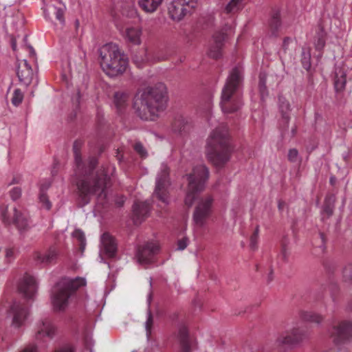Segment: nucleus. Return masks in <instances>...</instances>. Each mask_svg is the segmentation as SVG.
Wrapping results in <instances>:
<instances>
[{"mask_svg": "<svg viewBox=\"0 0 352 352\" xmlns=\"http://www.w3.org/2000/svg\"><path fill=\"white\" fill-rule=\"evenodd\" d=\"M83 142L77 140L73 145L77 176L76 186L78 201L80 206L88 204L92 197L96 196L98 201L102 204L107 202V188L111 185V177L116 171V167L108 164L95 170L98 160L96 157H89L83 161L80 149Z\"/></svg>", "mask_w": 352, "mask_h": 352, "instance_id": "nucleus-1", "label": "nucleus"}, {"mask_svg": "<svg viewBox=\"0 0 352 352\" xmlns=\"http://www.w3.org/2000/svg\"><path fill=\"white\" fill-rule=\"evenodd\" d=\"M186 176L188 188L185 204L190 207L197 199L193 221L197 228H201L206 224L212 212L213 198L208 195L198 198V195L204 190L208 179L209 170L205 165L200 164L193 167L192 172Z\"/></svg>", "mask_w": 352, "mask_h": 352, "instance_id": "nucleus-2", "label": "nucleus"}, {"mask_svg": "<svg viewBox=\"0 0 352 352\" xmlns=\"http://www.w3.org/2000/svg\"><path fill=\"white\" fill-rule=\"evenodd\" d=\"M166 104V87L158 83L139 90L134 98L133 108L141 119L154 120L165 110Z\"/></svg>", "mask_w": 352, "mask_h": 352, "instance_id": "nucleus-3", "label": "nucleus"}, {"mask_svg": "<svg viewBox=\"0 0 352 352\" xmlns=\"http://www.w3.org/2000/svg\"><path fill=\"white\" fill-rule=\"evenodd\" d=\"M206 154L216 166H223L230 160L231 147L226 125L221 124L212 132L208 139Z\"/></svg>", "mask_w": 352, "mask_h": 352, "instance_id": "nucleus-4", "label": "nucleus"}, {"mask_svg": "<svg viewBox=\"0 0 352 352\" xmlns=\"http://www.w3.org/2000/svg\"><path fill=\"white\" fill-rule=\"evenodd\" d=\"M243 80V69L237 65L230 71L222 89L221 107L224 113H233L241 107L242 102L239 89Z\"/></svg>", "mask_w": 352, "mask_h": 352, "instance_id": "nucleus-5", "label": "nucleus"}, {"mask_svg": "<svg viewBox=\"0 0 352 352\" xmlns=\"http://www.w3.org/2000/svg\"><path fill=\"white\" fill-rule=\"evenodd\" d=\"M100 65L103 72L113 77L124 73L128 65L127 58L118 45L108 43L100 50Z\"/></svg>", "mask_w": 352, "mask_h": 352, "instance_id": "nucleus-6", "label": "nucleus"}, {"mask_svg": "<svg viewBox=\"0 0 352 352\" xmlns=\"http://www.w3.org/2000/svg\"><path fill=\"white\" fill-rule=\"evenodd\" d=\"M85 284V279L80 277L74 279L63 278L57 283L52 296L54 310L55 311H65L69 305V298Z\"/></svg>", "mask_w": 352, "mask_h": 352, "instance_id": "nucleus-7", "label": "nucleus"}, {"mask_svg": "<svg viewBox=\"0 0 352 352\" xmlns=\"http://www.w3.org/2000/svg\"><path fill=\"white\" fill-rule=\"evenodd\" d=\"M0 212L5 225L14 224L19 230H25L28 227L27 217L18 211L15 207L9 209L8 206H1Z\"/></svg>", "mask_w": 352, "mask_h": 352, "instance_id": "nucleus-8", "label": "nucleus"}, {"mask_svg": "<svg viewBox=\"0 0 352 352\" xmlns=\"http://www.w3.org/2000/svg\"><path fill=\"white\" fill-rule=\"evenodd\" d=\"M329 334L336 344L349 340L352 338V322L342 320L333 323L329 330Z\"/></svg>", "mask_w": 352, "mask_h": 352, "instance_id": "nucleus-9", "label": "nucleus"}, {"mask_svg": "<svg viewBox=\"0 0 352 352\" xmlns=\"http://www.w3.org/2000/svg\"><path fill=\"white\" fill-rule=\"evenodd\" d=\"M197 4V0H173L168 7L170 16L180 21L187 13L190 12Z\"/></svg>", "mask_w": 352, "mask_h": 352, "instance_id": "nucleus-10", "label": "nucleus"}, {"mask_svg": "<svg viewBox=\"0 0 352 352\" xmlns=\"http://www.w3.org/2000/svg\"><path fill=\"white\" fill-rule=\"evenodd\" d=\"M169 168L166 164H162L161 170L156 179V186L154 197L163 203L168 199V187L169 186Z\"/></svg>", "mask_w": 352, "mask_h": 352, "instance_id": "nucleus-11", "label": "nucleus"}, {"mask_svg": "<svg viewBox=\"0 0 352 352\" xmlns=\"http://www.w3.org/2000/svg\"><path fill=\"white\" fill-rule=\"evenodd\" d=\"M35 338L37 340H52L56 333V327L49 318H44L36 323Z\"/></svg>", "mask_w": 352, "mask_h": 352, "instance_id": "nucleus-12", "label": "nucleus"}, {"mask_svg": "<svg viewBox=\"0 0 352 352\" xmlns=\"http://www.w3.org/2000/svg\"><path fill=\"white\" fill-rule=\"evenodd\" d=\"M18 289L27 299H33L37 291V283L35 278L25 273L18 283Z\"/></svg>", "mask_w": 352, "mask_h": 352, "instance_id": "nucleus-13", "label": "nucleus"}, {"mask_svg": "<svg viewBox=\"0 0 352 352\" xmlns=\"http://www.w3.org/2000/svg\"><path fill=\"white\" fill-rule=\"evenodd\" d=\"M305 337V331L299 328H294L281 334L276 340L278 346H292L301 342Z\"/></svg>", "mask_w": 352, "mask_h": 352, "instance_id": "nucleus-14", "label": "nucleus"}, {"mask_svg": "<svg viewBox=\"0 0 352 352\" xmlns=\"http://www.w3.org/2000/svg\"><path fill=\"white\" fill-rule=\"evenodd\" d=\"M59 256V248L54 244L43 252H36L33 255L34 260L38 263L50 265L56 263Z\"/></svg>", "mask_w": 352, "mask_h": 352, "instance_id": "nucleus-15", "label": "nucleus"}, {"mask_svg": "<svg viewBox=\"0 0 352 352\" xmlns=\"http://www.w3.org/2000/svg\"><path fill=\"white\" fill-rule=\"evenodd\" d=\"M158 250L159 245L155 242H149L143 246L139 247L137 253L138 262L141 264L152 263Z\"/></svg>", "mask_w": 352, "mask_h": 352, "instance_id": "nucleus-16", "label": "nucleus"}, {"mask_svg": "<svg viewBox=\"0 0 352 352\" xmlns=\"http://www.w3.org/2000/svg\"><path fill=\"white\" fill-rule=\"evenodd\" d=\"M9 311L12 315V324L15 327H21L29 314L27 305L18 302H14L10 306Z\"/></svg>", "mask_w": 352, "mask_h": 352, "instance_id": "nucleus-17", "label": "nucleus"}, {"mask_svg": "<svg viewBox=\"0 0 352 352\" xmlns=\"http://www.w3.org/2000/svg\"><path fill=\"white\" fill-rule=\"evenodd\" d=\"M226 38V34L223 32H217L213 35L208 52L210 58L218 59L221 57Z\"/></svg>", "mask_w": 352, "mask_h": 352, "instance_id": "nucleus-18", "label": "nucleus"}, {"mask_svg": "<svg viewBox=\"0 0 352 352\" xmlns=\"http://www.w3.org/2000/svg\"><path fill=\"white\" fill-rule=\"evenodd\" d=\"M101 252L109 258H115L118 250L116 239L108 232H104L100 238Z\"/></svg>", "mask_w": 352, "mask_h": 352, "instance_id": "nucleus-19", "label": "nucleus"}, {"mask_svg": "<svg viewBox=\"0 0 352 352\" xmlns=\"http://www.w3.org/2000/svg\"><path fill=\"white\" fill-rule=\"evenodd\" d=\"M150 211V203L148 201H135L133 207V213L135 223L141 222L146 218Z\"/></svg>", "mask_w": 352, "mask_h": 352, "instance_id": "nucleus-20", "label": "nucleus"}, {"mask_svg": "<svg viewBox=\"0 0 352 352\" xmlns=\"http://www.w3.org/2000/svg\"><path fill=\"white\" fill-rule=\"evenodd\" d=\"M269 31L274 36H278L283 29L280 11L273 10L268 22Z\"/></svg>", "mask_w": 352, "mask_h": 352, "instance_id": "nucleus-21", "label": "nucleus"}, {"mask_svg": "<svg viewBox=\"0 0 352 352\" xmlns=\"http://www.w3.org/2000/svg\"><path fill=\"white\" fill-rule=\"evenodd\" d=\"M179 340L182 349L181 352H190L194 344V339L189 335L186 327H182L179 329Z\"/></svg>", "mask_w": 352, "mask_h": 352, "instance_id": "nucleus-22", "label": "nucleus"}, {"mask_svg": "<svg viewBox=\"0 0 352 352\" xmlns=\"http://www.w3.org/2000/svg\"><path fill=\"white\" fill-rule=\"evenodd\" d=\"M17 76L20 81L24 83H29L32 79V69L27 60H23L19 64L17 69Z\"/></svg>", "mask_w": 352, "mask_h": 352, "instance_id": "nucleus-23", "label": "nucleus"}, {"mask_svg": "<svg viewBox=\"0 0 352 352\" xmlns=\"http://www.w3.org/2000/svg\"><path fill=\"white\" fill-rule=\"evenodd\" d=\"M190 127V123L188 119L184 116H177L172 124L173 130L175 132L182 134L186 133Z\"/></svg>", "mask_w": 352, "mask_h": 352, "instance_id": "nucleus-24", "label": "nucleus"}, {"mask_svg": "<svg viewBox=\"0 0 352 352\" xmlns=\"http://www.w3.org/2000/svg\"><path fill=\"white\" fill-rule=\"evenodd\" d=\"M142 28L140 27H127L125 29L124 36L129 42L133 45L141 43Z\"/></svg>", "mask_w": 352, "mask_h": 352, "instance_id": "nucleus-25", "label": "nucleus"}, {"mask_svg": "<svg viewBox=\"0 0 352 352\" xmlns=\"http://www.w3.org/2000/svg\"><path fill=\"white\" fill-rule=\"evenodd\" d=\"M335 200L336 197L333 195H328L326 196L321 211L322 220H324L325 218H329L333 214Z\"/></svg>", "mask_w": 352, "mask_h": 352, "instance_id": "nucleus-26", "label": "nucleus"}, {"mask_svg": "<svg viewBox=\"0 0 352 352\" xmlns=\"http://www.w3.org/2000/svg\"><path fill=\"white\" fill-rule=\"evenodd\" d=\"M346 74L343 68H336L335 72L334 85L337 91L344 89L346 82Z\"/></svg>", "mask_w": 352, "mask_h": 352, "instance_id": "nucleus-27", "label": "nucleus"}, {"mask_svg": "<svg viewBox=\"0 0 352 352\" xmlns=\"http://www.w3.org/2000/svg\"><path fill=\"white\" fill-rule=\"evenodd\" d=\"M246 1L247 0H230L225 8V13L229 15L236 14L243 8Z\"/></svg>", "mask_w": 352, "mask_h": 352, "instance_id": "nucleus-28", "label": "nucleus"}, {"mask_svg": "<svg viewBox=\"0 0 352 352\" xmlns=\"http://www.w3.org/2000/svg\"><path fill=\"white\" fill-rule=\"evenodd\" d=\"M49 186V184H41L38 197L41 207L47 210H50L52 206V202L50 201L48 196L45 193V190L48 188Z\"/></svg>", "mask_w": 352, "mask_h": 352, "instance_id": "nucleus-29", "label": "nucleus"}, {"mask_svg": "<svg viewBox=\"0 0 352 352\" xmlns=\"http://www.w3.org/2000/svg\"><path fill=\"white\" fill-rule=\"evenodd\" d=\"M299 316L304 321L317 324L320 323L324 319L322 315L309 311H300Z\"/></svg>", "mask_w": 352, "mask_h": 352, "instance_id": "nucleus-30", "label": "nucleus"}, {"mask_svg": "<svg viewBox=\"0 0 352 352\" xmlns=\"http://www.w3.org/2000/svg\"><path fill=\"white\" fill-rule=\"evenodd\" d=\"M279 108L282 115V120L284 124H285V127H287L289 116V112L290 111V104L289 102L285 99L284 98H279Z\"/></svg>", "mask_w": 352, "mask_h": 352, "instance_id": "nucleus-31", "label": "nucleus"}, {"mask_svg": "<svg viewBox=\"0 0 352 352\" xmlns=\"http://www.w3.org/2000/svg\"><path fill=\"white\" fill-rule=\"evenodd\" d=\"M163 0H139L140 7L146 12H153Z\"/></svg>", "mask_w": 352, "mask_h": 352, "instance_id": "nucleus-32", "label": "nucleus"}, {"mask_svg": "<svg viewBox=\"0 0 352 352\" xmlns=\"http://www.w3.org/2000/svg\"><path fill=\"white\" fill-rule=\"evenodd\" d=\"M129 100V96L127 94L118 92L114 96V103L119 111L122 110L127 105Z\"/></svg>", "mask_w": 352, "mask_h": 352, "instance_id": "nucleus-33", "label": "nucleus"}, {"mask_svg": "<svg viewBox=\"0 0 352 352\" xmlns=\"http://www.w3.org/2000/svg\"><path fill=\"white\" fill-rule=\"evenodd\" d=\"M123 14L131 19H135L139 18L133 0L131 3H124V6H123Z\"/></svg>", "mask_w": 352, "mask_h": 352, "instance_id": "nucleus-34", "label": "nucleus"}, {"mask_svg": "<svg viewBox=\"0 0 352 352\" xmlns=\"http://www.w3.org/2000/svg\"><path fill=\"white\" fill-rule=\"evenodd\" d=\"M72 236L78 240L80 251L82 253L86 246V239L84 232L80 229H76L72 233Z\"/></svg>", "mask_w": 352, "mask_h": 352, "instance_id": "nucleus-35", "label": "nucleus"}, {"mask_svg": "<svg viewBox=\"0 0 352 352\" xmlns=\"http://www.w3.org/2000/svg\"><path fill=\"white\" fill-rule=\"evenodd\" d=\"M326 238L323 233L319 232L314 239L313 245L318 248L322 252L325 249Z\"/></svg>", "mask_w": 352, "mask_h": 352, "instance_id": "nucleus-36", "label": "nucleus"}, {"mask_svg": "<svg viewBox=\"0 0 352 352\" xmlns=\"http://www.w3.org/2000/svg\"><path fill=\"white\" fill-rule=\"evenodd\" d=\"M302 65L305 69L309 70L311 67V55L309 51L303 50L302 53Z\"/></svg>", "mask_w": 352, "mask_h": 352, "instance_id": "nucleus-37", "label": "nucleus"}, {"mask_svg": "<svg viewBox=\"0 0 352 352\" xmlns=\"http://www.w3.org/2000/svg\"><path fill=\"white\" fill-rule=\"evenodd\" d=\"M23 99V94L19 89H16L14 90L12 98V103L14 106L19 105Z\"/></svg>", "mask_w": 352, "mask_h": 352, "instance_id": "nucleus-38", "label": "nucleus"}, {"mask_svg": "<svg viewBox=\"0 0 352 352\" xmlns=\"http://www.w3.org/2000/svg\"><path fill=\"white\" fill-rule=\"evenodd\" d=\"M343 280L345 282L352 281V263H348L342 271Z\"/></svg>", "mask_w": 352, "mask_h": 352, "instance_id": "nucleus-39", "label": "nucleus"}, {"mask_svg": "<svg viewBox=\"0 0 352 352\" xmlns=\"http://www.w3.org/2000/svg\"><path fill=\"white\" fill-rule=\"evenodd\" d=\"M315 45L317 50H321L324 47V34L322 30H320V32L318 33V38Z\"/></svg>", "mask_w": 352, "mask_h": 352, "instance_id": "nucleus-40", "label": "nucleus"}, {"mask_svg": "<svg viewBox=\"0 0 352 352\" xmlns=\"http://www.w3.org/2000/svg\"><path fill=\"white\" fill-rule=\"evenodd\" d=\"M15 250L13 248H8L5 250V261L10 263L14 258Z\"/></svg>", "mask_w": 352, "mask_h": 352, "instance_id": "nucleus-41", "label": "nucleus"}, {"mask_svg": "<svg viewBox=\"0 0 352 352\" xmlns=\"http://www.w3.org/2000/svg\"><path fill=\"white\" fill-rule=\"evenodd\" d=\"M258 239V228L257 227L250 237V248L254 250L257 248V242Z\"/></svg>", "mask_w": 352, "mask_h": 352, "instance_id": "nucleus-42", "label": "nucleus"}, {"mask_svg": "<svg viewBox=\"0 0 352 352\" xmlns=\"http://www.w3.org/2000/svg\"><path fill=\"white\" fill-rule=\"evenodd\" d=\"M133 148L136 153H138L141 157L145 158L147 156L146 151L141 143H135Z\"/></svg>", "mask_w": 352, "mask_h": 352, "instance_id": "nucleus-43", "label": "nucleus"}, {"mask_svg": "<svg viewBox=\"0 0 352 352\" xmlns=\"http://www.w3.org/2000/svg\"><path fill=\"white\" fill-rule=\"evenodd\" d=\"M10 196L14 201L18 199L21 196V189L19 187H14L10 190Z\"/></svg>", "mask_w": 352, "mask_h": 352, "instance_id": "nucleus-44", "label": "nucleus"}, {"mask_svg": "<svg viewBox=\"0 0 352 352\" xmlns=\"http://www.w3.org/2000/svg\"><path fill=\"white\" fill-rule=\"evenodd\" d=\"M19 352H39V351L36 344H29L21 349Z\"/></svg>", "mask_w": 352, "mask_h": 352, "instance_id": "nucleus-45", "label": "nucleus"}, {"mask_svg": "<svg viewBox=\"0 0 352 352\" xmlns=\"http://www.w3.org/2000/svg\"><path fill=\"white\" fill-rule=\"evenodd\" d=\"M153 324V317L151 314H148L147 320L146 322V334L148 336L151 334V329Z\"/></svg>", "mask_w": 352, "mask_h": 352, "instance_id": "nucleus-46", "label": "nucleus"}, {"mask_svg": "<svg viewBox=\"0 0 352 352\" xmlns=\"http://www.w3.org/2000/svg\"><path fill=\"white\" fill-rule=\"evenodd\" d=\"M259 89H260L261 98H263L265 94L266 86H265V79L261 75H260Z\"/></svg>", "mask_w": 352, "mask_h": 352, "instance_id": "nucleus-47", "label": "nucleus"}, {"mask_svg": "<svg viewBox=\"0 0 352 352\" xmlns=\"http://www.w3.org/2000/svg\"><path fill=\"white\" fill-rule=\"evenodd\" d=\"M56 19L60 21V23L64 22V12L61 8H54Z\"/></svg>", "mask_w": 352, "mask_h": 352, "instance_id": "nucleus-48", "label": "nucleus"}, {"mask_svg": "<svg viewBox=\"0 0 352 352\" xmlns=\"http://www.w3.org/2000/svg\"><path fill=\"white\" fill-rule=\"evenodd\" d=\"M298 155V152L296 149H295V148L290 149L288 153V160L290 162H294L297 160Z\"/></svg>", "mask_w": 352, "mask_h": 352, "instance_id": "nucleus-49", "label": "nucleus"}, {"mask_svg": "<svg viewBox=\"0 0 352 352\" xmlns=\"http://www.w3.org/2000/svg\"><path fill=\"white\" fill-rule=\"evenodd\" d=\"M188 239L186 237H184L181 239H179L177 241V250H184L188 245Z\"/></svg>", "mask_w": 352, "mask_h": 352, "instance_id": "nucleus-50", "label": "nucleus"}, {"mask_svg": "<svg viewBox=\"0 0 352 352\" xmlns=\"http://www.w3.org/2000/svg\"><path fill=\"white\" fill-rule=\"evenodd\" d=\"M211 109H212L211 100L208 99L205 104V107L201 109V111H203V113L205 114L206 117H208L209 116Z\"/></svg>", "mask_w": 352, "mask_h": 352, "instance_id": "nucleus-51", "label": "nucleus"}, {"mask_svg": "<svg viewBox=\"0 0 352 352\" xmlns=\"http://www.w3.org/2000/svg\"><path fill=\"white\" fill-rule=\"evenodd\" d=\"M93 346V341L91 338L89 337H86L85 338V346L87 350H89V352H92L91 347Z\"/></svg>", "mask_w": 352, "mask_h": 352, "instance_id": "nucleus-52", "label": "nucleus"}, {"mask_svg": "<svg viewBox=\"0 0 352 352\" xmlns=\"http://www.w3.org/2000/svg\"><path fill=\"white\" fill-rule=\"evenodd\" d=\"M123 150L122 148H118L116 152V157L118 160L119 163H121L123 160Z\"/></svg>", "mask_w": 352, "mask_h": 352, "instance_id": "nucleus-53", "label": "nucleus"}, {"mask_svg": "<svg viewBox=\"0 0 352 352\" xmlns=\"http://www.w3.org/2000/svg\"><path fill=\"white\" fill-rule=\"evenodd\" d=\"M54 352H74V349L71 346H66L55 351Z\"/></svg>", "mask_w": 352, "mask_h": 352, "instance_id": "nucleus-54", "label": "nucleus"}, {"mask_svg": "<svg viewBox=\"0 0 352 352\" xmlns=\"http://www.w3.org/2000/svg\"><path fill=\"white\" fill-rule=\"evenodd\" d=\"M125 201V198L124 197H118L116 200V204L118 206L121 207L123 206Z\"/></svg>", "mask_w": 352, "mask_h": 352, "instance_id": "nucleus-55", "label": "nucleus"}, {"mask_svg": "<svg viewBox=\"0 0 352 352\" xmlns=\"http://www.w3.org/2000/svg\"><path fill=\"white\" fill-rule=\"evenodd\" d=\"M292 41V38H290L289 37L285 38V39L283 40V48L285 50H287L289 43H291Z\"/></svg>", "mask_w": 352, "mask_h": 352, "instance_id": "nucleus-56", "label": "nucleus"}, {"mask_svg": "<svg viewBox=\"0 0 352 352\" xmlns=\"http://www.w3.org/2000/svg\"><path fill=\"white\" fill-rule=\"evenodd\" d=\"M20 181H21L20 176L14 177L12 182H10V184H19L20 182Z\"/></svg>", "mask_w": 352, "mask_h": 352, "instance_id": "nucleus-57", "label": "nucleus"}, {"mask_svg": "<svg viewBox=\"0 0 352 352\" xmlns=\"http://www.w3.org/2000/svg\"><path fill=\"white\" fill-rule=\"evenodd\" d=\"M133 61H134V63H135L138 67H140V66H141V63H142V62H144V60H142L140 61V60L138 59V58L134 57V58H133Z\"/></svg>", "mask_w": 352, "mask_h": 352, "instance_id": "nucleus-58", "label": "nucleus"}, {"mask_svg": "<svg viewBox=\"0 0 352 352\" xmlns=\"http://www.w3.org/2000/svg\"><path fill=\"white\" fill-rule=\"evenodd\" d=\"M272 274H273V270H270V272L268 275V278H267V281L268 283H270L271 281H272L273 280V276H272Z\"/></svg>", "mask_w": 352, "mask_h": 352, "instance_id": "nucleus-59", "label": "nucleus"}, {"mask_svg": "<svg viewBox=\"0 0 352 352\" xmlns=\"http://www.w3.org/2000/svg\"><path fill=\"white\" fill-rule=\"evenodd\" d=\"M285 206V202L284 201H280L278 202V209L280 210H281Z\"/></svg>", "mask_w": 352, "mask_h": 352, "instance_id": "nucleus-60", "label": "nucleus"}, {"mask_svg": "<svg viewBox=\"0 0 352 352\" xmlns=\"http://www.w3.org/2000/svg\"><path fill=\"white\" fill-rule=\"evenodd\" d=\"M282 254H283L282 256H283V258L285 259L287 255H286V249L285 247H283Z\"/></svg>", "mask_w": 352, "mask_h": 352, "instance_id": "nucleus-61", "label": "nucleus"}, {"mask_svg": "<svg viewBox=\"0 0 352 352\" xmlns=\"http://www.w3.org/2000/svg\"><path fill=\"white\" fill-rule=\"evenodd\" d=\"M16 43L14 41H12V47L13 49V50H16Z\"/></svg>", "mask_w": 352, "mask_h": 352, "instance_id": "nucleus-62", "label": "nucleus"}, {"mask_svg": "<svg viewBox=\"0 0 352 352\" xmlns=\"http://www.w3.org/2000/svg\"><path fill=\"white\" fill-rule=\"evenodd\" d=\"M292 135H294L296 133V128L294 127L292 129Z\"/></svg>", "mask_w": 352, "mask_h": 352, "instance_id": "nucleus-63", "label": "nucleus"}, {"mask_svg": "<svg viewBox=\"0 0 352 352\" xmlns=\"http://www.w3.org/2000/svg\"><path fill=\"white\" fill-rule=\"evenodd\" d=\"M79 98H80V96H79V94H78L77 98H76V102H79Z\"/></svg>", "mask_w": 352, "mask_h": 352, "instance_id": "nucleus-64", "label": "nucleus"}]
</instances>
